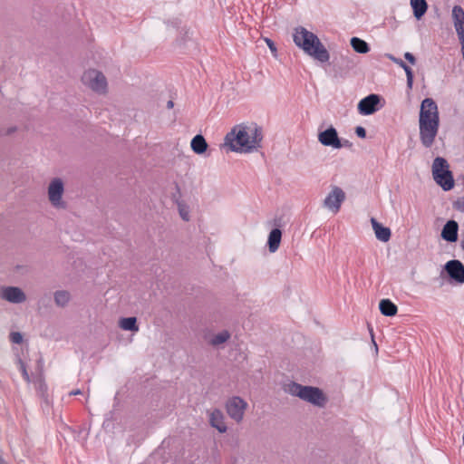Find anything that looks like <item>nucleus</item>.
Returning a JSON list of instances; mask_svg holds the SVG:
<instances>
[{
	"instance_id": "obj_23",
	"label": "nucleus",
	"mask_w": 464,
	"mask_h": 464,
	"mask_svg": "<svg viewBox=\"0 0 464 464\" xmlns=\"http://www.w3.org/2000/svg\"><path fill=\"white\" fill-rule=\"evenodd\" d=\"M120 327L125 331L138 332L139 326L137 324V318L133 316L121 318Z\"/></svg>"
},
{
	"instance_id": "obj_42",
	"label": "nucleus",
	"mask_w": 464,
	"mask_h": 464,
	"mask_svg": "<svg viewBox=\"0 0 464 464\" xmlns=\"http://www.w3.org/2000/svg\"><path fill=\"white\" fill-rule=\"evenodd\" d=\"M372 343H373V344L375 346V349L377 350V343H375V341L373 339H372Z\"/></svg>"
},
{
	"instance_id": "obj_36",
	"label": "nucleus",
	"mask_w": 464,
	"mask_h": 464,
	"mask_svg": "<svg viewBox=\"0 0 464 464\" xmlns=\"http://www.w3.org/2000/svg\"><path fill=\"white\" fill-rule=\"evenodd\" d=\"M179 24H180V21L179 19H174L171 22V24H172L173 27H177Z\"/></svg>"
},
{
	"instance_id": "obj_41",
	"label": "nucleus",
	"mask_w": 464,
	"mask_h": 464,
	"mask_svg": "<svg viewBox=\"0 0 464 464\" xmlns=\"http://www.w3.org/2000/svg\"><path fill=\"white\" fill-rule=\"evenodd\" d=\"M460 246L464 250V238L460 242Z\"/></svg>"
},
{
	"instance_id": "obj_22",
	"label": "nucleus",
	"mask_w": 464,
	"mask_h": 464,
	"mask_svg": "<svg viewBox=\"0 0 464 464\" xmlns=\"http://www.w3.org/2000/svg\"><path fill=\"white\" fill-rule=\"evenodd\" d=\"M351 46L358 53H367L370 51L369 44L362 39L358 37H353L351 39Z\"/></svg>"
},
{
	"instance_id": "obj_4",
	"label": "nucleus",
	"mask_w": 464,
	"mask_h": 464,
	"mask_svg": "<svg viewBox=\"0 0 464 464\" xmlns=\"http://www.w3.org/2000/svg\"><path fill=\"white\" fill-rule=\"evenodd\" d=\"M285 392L292 396L299 397L301 400L307 401L317 407H324L327 398L317 387L304 386L295 382H291L285 387Z\"/></svg>"
},
{
	"instance_id": "obj_26",
	"label": "nucleus",
	"mask_w": 464,
	"mask_h": 464,
	"mask_svg": "<svg viewBox=\"0 0 464 464\" xmlns=\"http://www.w3.org/2000/svg\"><path fill=\"white\" fill-rule=\"evenodd\" d=\"M452 19L454 22V25L460 24V22L464 21V10L460 5H455L452 8Z\"/></svg>"
},
{
	"instance_id": "obj_19",
	"label": "nucleus",
	"mask_w": 464,
	"mask_h": 464,
	"mask_svg": "<svg viewBox=\"0 0 464 464\" xmlns=\"http://www.w3.org/2000/svg\"><path fill=\"white\" fill-rule=\"evenodd\" d=\"M281 238H282L281 229L274 228L270 231V233L268 235L267 245H268V249L271 253H275L278 249V247L280 246Z\"/></svg>"
},
{
	"instance_id": "obj_1",
	"label": "nucleus",
	"mask_w": 464,
	"mask_h": 464,
	"mask_svg": "<svg viewBox=\"0 0 464 464\" xmlns=\"http://www.w3.org/2000/svg\"><path fill=\"white\" fill-rule=\"evenodd\" d=\"M263 140L262 129L254 126H236L224 140V146L231 151L249 153L257 150L261 147Z\"/></svg>"
},
{
	"instance_id": "obj_15",
	"label": "nucleus",
	"mask_w": 464,
	"mask_h": 464,
	"mask_svg": "<svg viewBox=\"0 0 464 464\" xmlns=\"http://www.w3.org/2000/svg\"><path fill=\"white\" fill-rule=\"evenodd\" d=\"M209 423L210 425L217 429L220 433H224L227 431V425L224 421V414L218 410L215 409L209 413Z\"/></svg>"
},
{
	"instance_id": "obj_5",
	"label": "nucleus",
	"mask_w": 464,
	"mask_h": 464,
	"mask_svg": "<svg viewBox=\"0 0 464 464\" xmlns=\"http://www.w3.org/2000/svg\"><path fill=\"white\" fill-rule=\"evenodd\" d=\"M432 176L434 180L443 190H450L454 187V179L449 164L444 158L437 157L432 163Z\"/></svg>"
},
{
	"instance_id": "obj_28",
	"label": "nucleus",
	"mask_w": 464,
	"mask_h": 464,
	"mask_svg": "<svg viewBox=\"0 0 464 464\" xmlns=\"http://www.w3.org/2000/svg\"><path fill=\"white\" fill-rule=\"evenodd\" d=\"M460 42L464 41V20L460 24L454 25Z\"/></svg>"
},
{
	"instance_id": "obj_32",
	"label": "nucleus",
	"mask_w": 464,
	"mask_h": 464,
	"mask_svg": "<svg viewBox=\"0 0 464 464\" xmlns=\"http://www.w3.org/2000/svg\"><path fill=\"white\" fill-rule=\"evenodd\" d=\"M404 58L409 62L411 63V64H415L416 63V59H415V56L410 53V52H406L404 53Z\"/></svg>"
},
{
	"instance_id": "obj_8",
	"label": "nucleus",
	"mask_w": 464,
	"mask_h": 464,
	"mask_svg": "<svg viewBox=\"0 0 464 464\" xmlns=\"http://www.w3.org/2000/svg\"><path fill=\"white\" fill-rule=\"evenodd\" d=\"M317 138L318 141L325 147H331L335 150L342 149V140L339 138L336 129L332 125L319 131Z\"/></svg>"
},
{
	"instance_id": "obj_40",
	"label": "nucleus",
	"mask_w": 464,
	"mask_h": 464,
	"mask_svg": "<svg viewBox=\"0 0 464 464\" xmlns=\"http://www.w3.org/2000/svg\"><path fill=\"white\" fill-rule=\"evenodd\" d=\"M15 130V128H10L8 129L7 134H10Z\"/></svg>"
},
{
	"instance_id": "obj_29",
	"label": "nucleus",
	"mask_w": 464,
	"mask_h": 464,
	"mask_svg": "<svg viewBox=\"0 0 464 464\" xmlns=\"http://www.w3.org/2000/svg\"><path fill=\"white\" fill-rule=\"evenodd\" d=\"M10 341L14 343H21L23 342V335L19 332H12L10 334Z\"/></svg>"
},
{
	"instance_id": "obj_13",
	"label": "nucleus",
	"mask_w": 464,
	"mask_h": 464,
	"mask_svg": "<svg viewBox=\"0 0 464 464\" xmlns=\"http://www.w3.org/2000/svg\"><path fill=\"white\" fill-rule=\"evenodd\" d=\"M0 296L12 304H21L26 300L25 294L17 286H5L1 289Z\"/></svg>"
},
{
	"instance_id": "obj_18",
	"label": "nucleus",
	"mask_w": 464,
	"mask_h": 464,
	"mask_svg": "<svg viewBox=\"0 0 464 464\" xmlns=\"http://www.w3.org/2000/svg\"><path fill=\"white\" fill-rule=\"evenodd\" d=\"M410 5L417 20H420L428 10L426 0H410Z\"/></svg>"
},
{
	"instance_id": "obj_30",
	"label": "nucleus",
	"mask_w": 464,
	"mask_h": 464,
	"mask_svg": "<svg viewBox=\"0 0 464 464\" xmlns=\"http://www.w3.org/2000/svg\"><path fill=\"white\" fill-rule=\"evenodd\" d=\"M453 208L460 212H464V197L457 198L453 203Z\"/></svg>"
},
{
	"instance_id": "obj_16",
	"label": "nucleus",
	"mask_w": 464,
	"mask_h": 464,
	"mask_svg": "<svg viewBox=\"0 0 464 464\" xmlns=\"http://www.w3.org/2000/svg\"><path fill=\"white\" fill-rule=\"evenodd\" d=\"M371 223L376 238L382 242H388L392 235L391 229L382 226L373 218H371Z\"/></svg>"
},
{
	"instance_id": "obj_17",
	"label": "nucleus",
	"mask_w": 464,
	"mask_h": 464,
	"mask_svg": "<svg viewBox=\"0 0 464 464\" xmlns=\"http://www.w3.org/2000/svg\"><path fill=\"white\" fill-rule=\"evenodd\" d=\"M385 56L397 65H399L401 68H402L406 73L407 77V87L408 89H411L413 85V72L411 68L407 65L401 59L395 57L392 53H386Z\"/></svg>"
},
{
	"instance_id": "obj_7",
	"label": "nucleus",
	"mask_w": 464,
	"mask_h": 464,
	"mask_svg": "<svg viewBox=\"0 0 464 464\" xmlns=\"http://www.w3.org/2000/svg\"><path fill=\"white\" fill-rule=\"evenodd\" d=\"M344 200V191L341 188L334 186L324 200V207L333 213H337Z\"/></svg>"
},
{
	"instance_id": "obj_10",
	"label": "nucleus",
	"mask_w": 464,
	"mask_h": 464,
	"mask_svg": "<svg viewBox=\"0 0 464 464\" xmlns=\"http://www.w3.org/2000/svg\"><path fill=\"white\" fill-rule=\"evenodd\" d=\"M444 270L452 282L457 285L464 284V265L459 260L448 261L444 266Z\"/></svg>"
},
{
	"instance_id": "obj_14",
	"label": "nucleus",
	"mask_w": 464,
	"mask_h": 464,
	"mask_svg": "<svg viewBox=\"0 0 464 464\" xmlns=\"http://www.w3.org/2000/svg\"><path fill=\"white\" fill-rule=\"evenodd\" d=\"M459 224L455 220H449L443 226L441 237L447 242L454 243L458 240Z\"/></svg>"
},
{
	"instance_id": "obj_25",
	"label": "nucleus",
	"mask_w": 464,
	"mask_h": 464,
	"mask_svg": "<svg viewBox=\"0 0 464 464\" xmlns=\"http://www.w3.org/2000/svg\"><path fill=\"white\" fill-rule=\"evenodd\" d=\"M70 300V295L66 291H57L54 294V301L57 305L63 306Z\"/></svg>"
},
{
	"instance_id": "obj_3",
	"label": "nucleus",
	"mask_w": 464,
	"mask_h": 464,
	"mask_svg": "<svg viewBox=\"0 0 464 464\" xmlns=\"http://www.w3.org/2000/svg\"><path fill=\"white\" fill-rule=\"evenodd\" d=\"M293 40L296 46L303 49L306 54L314 59L321 63H327L329 61L330 54L327 49L318 36L303 26L295 28Z\"/></svg>"
},
{
	"instance_id": "obj_24",
	"label": "nucleus",
	"mask_w": 464,
	"mask_h": 464,
	"mask_svg": "<svg viewBox=\"0 0 464 464\" xmlns=\"http://www.w3.org/2000/svg\"><path fill=\"white\" fill-rule=\"evenodd\" d=\"M229 337L230 334L227 331H222L212 337L210 343L214 346H218L221 343H226L229 339Z\"/></svg>"
},
{
	"instance_id": "obj_9",
	"label": "nucleus",
	"mask_w": 464,
	"mask_h": 464,
	"mask_svg": "<svg viewBox=\"0 0 464 464\" xmlns=\"http://www.w3.org/2000/svg\"><path fill=\"white\" fill-rule=\"evenodd\" d=\"M64 191L63 183L61 179H53L48 187V197L52 205L55 208H64L65 204L62 200Z\"/></svg>"
},
{
	"instance_id": "obj_31",
	"label": "nucleus",
	"mask_w": 464,
	"mask_h": 464,
	"mask_svg": "<svg viewBox=\"0 0 464 464\" xmlns=\"http://www.w3.org/2000/svg\"><path fill=\"white\" fill-rule=\"evenodd\" d=\"M355 133L359 138L363 139L366 137V130L362 126H358L355 128Z\"/></svg>"
},
{
	"instance_id": "obj_20",
	"label": "nucleus",
	"mask_w": 464,
	"mask_h": 464,
	"mask_svg": "<svg viewBox=\"0 0 464 464\" xmlns=\"http://www.w3.org/2000/svg\"><path fill=\"white\" fill-rule=\"evenodd\" d=\"M190 147L196 154L201 155L207 150L208 143L203 135L197 134L191 140Z\"/></svg>"
},
{
	"instance_id": "obj_21",
	"label": "nucleus",
	"mask_w": 464,
	"mask_h": 464,
	"mask_svg": "<svg viewBox=\"0 0 464 464\" xmlns=\"http://www.w3.org/2000/svg\"><path fill=\"white\" fill-rule=\"evenodd\" d=\"M381 313L385 316H393L397 314V305L390 299H382L379 304Z\"/></svg>"
},
{
	"instance_id": "obj_35",
	"label": "nucleus",
	"mask_w": 464,
	"mask_h": 464,
	"mask_svg": "<svg viewBox=\"0 0 464 464\" xmlns=\"http://www.w3.org/2000/svg\"><path fill=\"white\" fill-rule=\"evenodd\" d=\"M342 144H343L342 148H343V147H350L351 146V143H350V141L348 140H342Z\"/></svg>"
},
{
	"instance_id": "obj_6",
	"label": "nucleus",
	"mask_w": 464,
	"mask_h": 464,
	"mask_svg": "<svg viewBox=\"0 0 464 464\" xmlns=\"http://www.w3.org/2000/svg\"><path fill=\"white\" fill-rule=\"evenodd\" d=\"M84 85L98 93H104L107 91V80L103 73L100 71L91 69L82 76Z\"/></svg>"
},
{
	"instance_id": "obj_34",
	"label": "nucleus",
	"mask_w": 464,
	"mask_h": 464,
	"mask_svg": "<svg viewBox=\"0 0 464 464\" xmlns=\"http://www.w3.org/2000/svg\"><path fill=\"white\" fill-rule=\"evenodd\" d=\"M179 214H180V217L182 218L183 220L188 221L189 219V216H188V211L180 209L179 210Z\"/></svg>"
},
{
	"instance_id": "obj_39",
	"label": "nucleus",
	"mask_w": 464,
	"mask_h": 464,
	"mask_svg": "<svg viewBox=\"0 0 464 464\" xmlns=\"http://www.w3.org/2000/svg\"><path fill=\"white\" fill-rule=\"evenodd\" d=\"M39 389L41 392H44L46 390V385L44 383H40Z\"/></svg>"
},
{
	"instance_id": "obj_11",
	"label": "nucleus",
	"mask_w": 464,
	"mask_h": 464,
	"mask_svg": "<svg viewBox=\"0 0 464 464\" xmlns=\"http://www.w3.org/2000/svg\"><path fill=\"white\" fill-rule=\"evenodd\" d=\"M381 97L378 94H369L358 103V111L362 115H371L380 109Z\"/></svg>"
},
{
	"instance_id": "obj_27",
	"label": "nucleus",
	"mask_w": 464,
	"mask_h": 464,
	"mask_svg": "<svg viewBox=\"0 0 464 464\" xmlns=\"http://www.w3.org/2000/svg\"><path fill=\"white\" fill-rule=\"evenodd\" d=\"M17 363H18L19 370L21 371L24 379L26 382H30V376H29V373H28V372L26 370L25 363L20 358L17 359Z\"/></svg>"
},
{
	"instance_id": "obj_37",
	"label": "nucleus",
	"mask_w": 464,
	"mask_h": 464,
	"mask_svg": "<svg viewBox=\"0 0 464 464\" xmlns=\"http://www.w3.org/2000/svg\"><path fill=\"white\" fill-rule=\"evenodd\" d=\"M82 393V391L77 389V390H73L70 392V395H78V394H81Z\"/></svg>"
},
{
	"instance_id": "obj_38",
	"label": "nucleus",
	"mask_w": 464,
	"mask_h": 464,
	"mask_svg": "<svg viewBox=\"0 0 464 464\" xmlns=\"http://www.w3.org/2000/svg\"><path fill=\"white\" fill-rule=\"evenodd\" d=\"M173 106H174V102L172 101H169L167 103V107L169 109H171V108H173Z\"/></svg>"
},
{
	"instance_id": "obj_2",
	"label": "nucleus",
	"mask_w": 464,
	"mask_h": 464,
	"mask_svg": "<svg viewBox=\"0 0 464 464\" xmlns=\"http://www.w3.org/2000/svg\"><path fill=\"white\" fill-rule=\"evenodd\" d=\"M440 130L438 105L431 98H425L419 113V137L422 146L430 149L434 144Z\"/></svg>"
},
{
	"instance_id": "obj_33",
	"label": "nucleus",
	"mask_w": 464,
	"mask_h": 464,
	"mask_svg": "<svg viewBox=\"0 0 464 464\" xmlns=\"http://www.w3.org/2000/svg\"><path fill=\"white\" fill-rule=\"evenodd\" d=\"M266 43L267 46L269 47V49L271 50V52H276V47L275 45V43L271 39L266 38Z\"/></svg>"
},
{
	"instance_id": "obj_12",
	"label": "nucleus",
	"mask_w": 464,
	"mask_h": 464,
	"mask_svg": "<svg viewBox=\"0 0 464 464\" xmlns=\"http://www.w3.org/2000/svg\"><path fill=\"white\" fill-rule=\"evenodd\" d=\"M246 408V402L237 396L231 398L227 403V414L237 422L242 420Z\"/></svg>"
}]
</instances>
